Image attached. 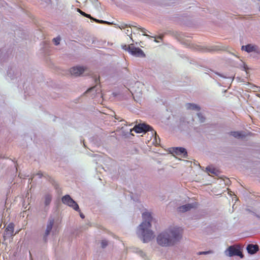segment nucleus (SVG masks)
I'll return each mask as SVG.
<instances>
[{"instance_id":"1","label":"nucleus","mask_w":260,"mask_h":260,"mask_svg":"<svg viewBox=\"0 0 260 260\" xmlns=\"http://www.w3.org/2000/svg\"><path fill=\"white\" fill-rule=\"evenodd\" d=\"M181 238V234L178 228H173L159 233L156 237V242L160 246H172Z\"/></svg>"},{"instance_id":"2","label":"nucleus","mask_w":260,"mask_h":260,"mask_svg":"<svg viewBox=\"0 0 260 260\" xmlns=\"http://www.w3.org/2000/svg\"><path fill=\"white\" fill-rule=\"evenodd\" d=\"M142 217L143 221L139 224L136 231V234L143 242L145 243L149 242L153 238V231L150 230L152 217L149 212H143Z\"/></svg>"},{"instance_id":"3","label":"nucleus","mask_w":260,"mask_h":260,"mask_svg":"<svg viewBox=\"0 0 260 260\" xmlns=\"http://www.w3.org/2000/svg\"><path fill=\"white\" fill-rule=\"evenodd\" d=\"M133 129L136 133H145L151 132L152 135L154 134L156 135V132L153 129L152 126L145 123H141L138 124H136Z\"/></svg>"},{"instance_id":"4","label":"nucleus","mask_w":260,"mask_h":260,"mask_svg":"<svg viewBox=\"0 0 260 260\" xmlns=\"http://www.w3.org/2000/svg\"><path fill=\"white\" fill-rule=\"evenodd\" d=\"M225 252L229 256H239L241 258L243 257L241 249L238 246H230Z\"/></svg>"},{"instance_id":"5","label":"nucleus","mask_w":260,"mask_h":260,"mask_svg":"<svg viewBox=\"0 0 260 260\" xmlns=\"http://www.w3.org/2000/svg\"><path fill=\"white\" fill-rule=\"evenodd\" d=\"M54 219L52 217H50L47 224H46V228L44 236H43V240L44 242H46L48 241V237L52 231L53 225L54 224Z\"/></svg>"},{"instance_id":"6","label":"nucleus","mask_w":260,"mask_h":260,"mask_svg":"<svg viewBox=\"0 0 260 260\" xmlns=\"http://www.w3.org/2000/svg\"><path fill=\"white\" fill-rule=\"evenodd\" d=\"M241 49L248 53L254 52L257 54H260V49L256 45L248 44L245 46H242Z\"/></svg>"},{"instance_id":"7","label":"nucleus","mask_w":260,"mask_h":260,"mask_svg":"<svg viewBox=\"0 0 260 260\" xmlns=\"http://www.w3.org/2000/svg\"><path fill=\"white\" fill-rule=\"evenodd\" d=\"M129 54L138 57H145V53L143 52L142 49H141L139 47H135L134 46H132L131 48H128V51Z\"/></svg>"},{"instance_id":"8","label":"nucleus","mask_w":260,"mask_h":260,"mask_svg":"<svg viewBox=\"0 0 260 260\" xmlns=\"http://www.w3.org/2000/svg\"><path fill=\"white\" fill-rule=\"evenodd\" d=\"M171 153L180 156L184 158L187 157V151L184 147H173L171 150Z\"/></svg>"},{"instance_id":"9","label":"nucleus","mask_w":260,"mask_h":260,"mask_svg":"<svg viewBox=\"0 0 260 260\" xmlns=\"http://www.w3.org/2000/svg\"><path fill=\"white\" fill-rule=\"evenodd\" d=\"M52 200V195L49 193L45 194L42 198V200L44 201V211L45 213H48L49 209V205L51 203Z\"/></svg>"},{"instance_id":"10","label":"nucleus","mask_w":260,"mask_h":260,"mask_svg":"<svg viewBox=\"0 0 260 260\" xmlns=\"http://www.w3.org/2000/svg\"><path fill=\"white\" fill-rule=\"evenodd\" d=\"M85 71V69L83 67L77 66L71 68L70 73L71 74L74 75L75 76H78L81 75Z\"/></svg>"},{"instance_id":"11","label":"nucleus","mask_w":260,"mask_h":260,"mask_svg":"<svg viewBox=\"0 0 260 260\" xmlns=\"http://www.w3.org/2000/svg\"><path fill=\"white\" fill-rule=\"evenodd\" d=\"M228 134L233 136L236 139H244L247 136L246 133L244 131H232L228 133Z\"/></svg>"},{"instance_id":"12","label":"nucleus","mask_w":260,"mask_h":260,"mask_svg":"<svg viewBox=\"0 0 260 260\" xmlns=\"http://www.w3.org/2000/svg\"><path fill=\"white\" fill-rule=\"evenodd\" d=\"M247 251L251 254H254L258 250V246L256 244H249L246 246Z\"/></svg>"},{"instance_id":"13","label":"nucleus","mask_w":260,"mask_h":260,"mask_svg":"<svg viewBox=\"0 0 260 260\" xmlns=\"http://www.w3.org/2000/svg\"><path fill=\"white\" fill-rule=\"evenodd\" d=\"M62 202L67 206L70 204H75V201L69 194H66L62 198Z\"/></svg>"},{"instance_id":"14","label":"nucleus","mask_w":260,"mask_h":260,"mask_svg":"<svg viewBox=\"0 0 260 260\" xmlns=\"http://www.w3.org/2000/svg\"><path fill=\"white\" fill-rule=\"evenodd\" d=\"M193 204H187L179 207V210L182 212H185L193 207Z\"/></svg>"},{"instance_id":"15","label":"nucleus","mask_w":260,"mask_h":260,"mask_svg":"<svg viewBox=\"0 0 260 260\" xmlns=\"http://www.w3.org/2000/svg\"><path fill=\"white\" fill-rule=\"evenodd\" d=\"M185 107L188 110H194L197 111L200 110V106L194 104L187 103L185 105Z\"/></svg>"},{"instance_id":"16","label":"nucleus","mask_w":260,"mask_h":260,"mask_svg":"<svg viewBox=\"0 0 260 260\" xmlns=\"http://www.w3.org/2000/svg\"><path fill=\"white\" fill-rule=\"evenodd\" d=\"M6 231L8 234L12 236L14 232V224L13 223H10L9 224L7 225Z\"/></svg>"},{"instance_id":"17","label":"nucleus","mask_w":260,"mask_h":260,"mask_svg":"<svg viewBox=\"0 0 260 260\" xmlns=\"http://www.w3.org/2000/svg\"><path fill=\"white\" fill-rule=\"evenodd\" d=\"M7 76L10 77V79L13 80L14 78H17L16 74H14V71L12 68H9L7 70Z\"/></svg>"},{"instance_id":"18","label":"nucleus","mask_w":260,"mask_h":260,"mask_svg":"<svg viewBox=\"0 0 260 260\" xmlns=\"http://www.w3.org/2000/svg\"><path fill=\"white\" fill-rule=\"evenodd\" d=\"M100 88H99V86L98 85H96L95 86H93L91 88H89L87 91V92L89 93V92H91L93 91H95V93H99L100 92Z\"/></svg>"},{"instance_id":"19","label":"nucleus","mask_w":260,"mask_h":260,"mask_svg":"<svg viewBox=\"0 0 260 260\" xmlns=\"http://www.w3.org/2000/svg\"><path fill=\"white\" fill-rule=\"evenodd\" d=\"M132 26L136 28V30H141V31L143 33V36L149 37V36L145 34L146 29L145 28L141 27L139 26L134 25H132Z\"/></svg>"},{"instance_id":"20","label":"nucleus","mask_w":260,"mask_h":260,"mask_svg":"<svg viewBox=\"0 0 260 260\" xmlns=\"http://www.w3.org/2000/svg\"><path fill=\"white\" fill-rule=\"evenodd\" d=\"M206 170L207 172L211 173V174H213L214 175H217L218 171L214 169V168L211 167L210 166H207L206 167Z\"/></svg>"},{"instance_id":"21","label":"nucleus","mask_w":260,"mask_h":260,"mask_svg":"<svg viewBox=\"0 0 260 260\" xmlns=\"http://www.w3.org/2000/svg\"><path fill=\"white\" fill-rule=\"evenodd\" d=\"M68 206L73 208V209L76 211H80V208L79 207L78 204L76 203L75 201V203H71Z\"/></svg>"},{"instance_id":"22","label":"nucleus","mask_w":260,"mask_h":260,"mask_svg":"<svg viewBox=\"0 0 260 260\" xmlns=\"http://www.w3.org/2000/svg\"><path fill=\"white\" fill-rule=\"evenodd\" d=\"M197 117L199 118V120L200 123H204L206 120V118L203 116L201 113H198L197 114Z\"/></svg>"},{"instance_id":"23","label":"nucleus","mask_w":260,"mask_h":260,"mask_svg":"<svg viewBox=\"0 0 260 260\" xmlns=\"http://www.w3.org/2000/svg\"><path fill=\"white\" fill-rule=\"evenodd\" d=\"M77 12H79V13H80L81 15H82V16H84V17L88 18L91 20L93 19V18L91 17V16L90 15L84 13L83 11H81L80 9H78Z\"/></svg>"},{"instance_id":"24","label":"nucleus","mask_w":260,"mask_h":260,"mask_svg":"<svg viewBox=\"0 0 260 260\" xmlns=\"http://www.w3.org/2000/svg\"><path fill=\"white\" fill-rule=\"evenodd\" d=\"M49 181L51 183L52 185L53 186L54 188L56 189V190H58L59 185L55 180H53V179L50 178Z\"/></svg>"},{"instance_id":"25","label":"nucleus","mask_w":260,"mask_h":260,"mask_svg":"<svg viewBox=\"0 0 260 260\" xmlns=\"http://www.w3.org/2000/svg\"><path fill=\"white\" fill-rule=\"evenodd\" d=\"M215 74L217 75L218 76H219V77H220L221 78H227L229 79V82L232 83V81H233V80L234 79V78L233 77H227L226 76L223 75V74H220L218 73H215Z\"/></svg>"},{"instance_id":"26","label":"nucleus","mask_w":260,"mask_h":260,"mask_svg":"<svg viewBox=\"0 0 260 260\" xmlns=\"http://www.w3.org/2000/svg\"><path fill=\"white\" fill-rule=\"evenodd\" d=\"M136 253H137L138 254H139V255H140V256L142 257V258H144L145 257V253L144 252L142 251V250L139 249V248H136V251H135Z\"/></svg>"},{"instance_id":"27","label":"nucleus","mask_w":260,"mask_h":260,"mask_svg":"<svg viewBox=\"0 0 260 260\" xmlns=\"http://www.w3.org/2000/svg\"><path fill=\"white\" fill-rule=\"evenodd\" d=\"M60 41V37H56L55 38H53V42L54 43V44L56 46L58 45L59 44Z\"/></svg>"},{"instance_id":"28","label":"nucleus","mask_w":260,"mask_h":260,"mask_svg":"<svg viewBox=\"0 0 260 260\" xmlns=\"http://www.w3.org/2000/svg\"><path fill=\"white\" fill-rule=\"evenodd\" d=\"M92 20L96 21V22L100 23H106V24H110V22L109 21H104L102 20H99L98 19L94 18H93V19Z\"/></svg>"},{"instance_id":"29","label":"nucleus","mask_w":260,"mask_h":260,"mask_svg":"<svg viewBox=\"0 0 260 260\" xmlns=\"http://www.w3.org/2000/svg\"><path fill=\"white\" fill-rule=\"evenodd\" d=\"M212 253V251L211 250L209 251H200L197 252V254L200 255H206Z\"/></svg>"},{"instance_id":"30","label":"nucleus","mask_w":260,"mask_h":260,"mask_svg":"<svg viewBox=\"0 0 260 260\" xmlns=\"http://www.w3.org/2000/svg\"><path fill=\"white\" fill-rule=\"evenodd\" d=\"M133 46H134L133 44H131V45H129L128 46H127L126 45H124L121 46V48H122V49L128 51V48H131V47H132Z\"/></svg>"},{"instance_id":"31","label":"nucleus","mask_w":260,"mask_h":260,"mask_svg":"<svg viewBox=\"0 0 260 260\" xmlns=\"http://www.w3.org/2000/svg\"><path fill=\"white\" fill-rule=\"evenodd\" d=\"M108 245V242L106 240H102L101 242V246L103 248L106 247Z\"/></svg>"},{"instance_id":"32","label":"nucleus","mask_w":260,"mask_h":260,"mask_svg":"<svg viewBox=\"0 0 260 260\" xmlns=\"http://www.w3.org/2000/svg\"><path fill=\"white\" fill-rule=\"evenodd\" d=\"M132 32H134V34H136V31H135V30H134V31H132V29H127L126 30V31H125V33H126V34H127V36H131V35H132Z\"/></svg>"},{"instance_id":"33","label":"nucleus","mask_w":260,"mask_h":260,"mask_svg":"<svg viewBox=\"0 0 260 260\" xmlns=\"http://www.w3.org/2000/svg\"><path fill=\"white\" fill-rule=\"evenodd\" d=\"M120 121L123 122L122 123H121V125H124V126H126L128 125L127 122L126 121L124 120H120Z\"/></svg>"},{"instance_id":"34","label":"nucleus","mask_w":260,"mask_h":260,"mask_svg":"<svg viewBox=\"0 0 260 260\" xmlns=\"http://www.w3.org/2000/svg\"><path fill=\"white\" fill-rule=\"evenodd\" d=\"M243 64V71H246L247 69H248V68L247 67V66L246 64H245V63H242Z\"/></svg>"},{"instance_id":"35","label":"nucleus","mask_w":260,"mask_h":260,"mask_svg":"<svg viewBox=\"0 0 260 260\" xmlns=\"http://www.w3.org/2000/svg\"><path fill=\"white\" fill-rule=\"evenodd\" d=\"M36 176H38L39 178L41 179L42 178V176H43V174H42V173L39 172V173H38L37 174H36Z\"/></svg>"},{"instance_id":"36","label":"nucleus","mask_w":260,"mask_h":260,"mask_svg":"<svg viewBox=\"0 0 260 260\" xmlns=\"http://www.w3.org/2000/svg\"><path fill=\"white\" fill-rule=\"evenodd\" d=\"M80 215V217H81V218L82 219H84V218L85 216H84V214L83 213H81Z\"/></svg>"},{"instance_id":"37","label":"nucleus","mask_w":260,"mask_h":260,"mask_svg":"<svg viewBox=\"0 0 260 260\" xmlns=\"http://www.w3.org/2000/svg\"><path fill=\"white\" fill-rule=\"evenodd\" d=\"M127 24H124L123 25L121 26V28H127Z\"/></svg>"},{"instance_id":"38","label":"nucleus","mask_w":260,"mask_h":260,"mask_svg":"<svg viewBox=\"0 0 260 260\" xmlns=\"http://www.w3.org/2000/svg\"><path fill=\"white\" fill-rule=\"evenodd\" d=\"M115 118H116V119H117V120H119L120 118H119V117H115Z\"/></svg>"},{"instance_id":"39","label":"nucleus","mask_w":260,"mask_h":260,"mask_svg":"<svg viewBox=\"0 0 260 260\" xmlns=\"http://www.w3.org/2000/svg\"><path fill=\"white\" fill-rule=\"evenodd\" d=\"M95 2H96V4H98H98H99L98 1V0H95Z\"/></svg>"},{"instance_id":"40","label":"nucleus","mask_w":260,"mask_h":260,"mask_svg":"<svg viewBox=\"0 0 260 260\" xmlns=\"http://www.w3.org/2000/svg\"><path fill=\"white\" fill-rule=\"evenodd\" d=\"M135 84H137V85H139V84H140V83L137 82V83H135Z\"/></svg>"},{"instance_id":"41","label":"nucleus","mask_w":260,"mask_h":260,"mask_svg":"<svg viewBox=\"0 0 260 260\" xmlns=\"http://www.w3.org/2000/svg\"><path fill=\"white\" fill-rule=\"evenodd\" d=\"M129 125H133V123H131V124H128Z\"/></svg>"}]
</instances>
